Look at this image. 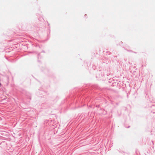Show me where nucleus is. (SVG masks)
I'll return each mask as SVG.
<instances>
[{
	"instance_id": "obj_1",
	"label": "nucleus",
	"mask_w": 155,
	"mask_h": 155,
	"mask_svg": "<svg viewBox=\"0 0 155 155\" xmlns=\"http://www.w3.org/2000/svg\"><path fill=\"white\" fill-rule=\"evenodd\" d=\"M1 83H0V86H1Z\"/></svg>"
}]
</instances>
